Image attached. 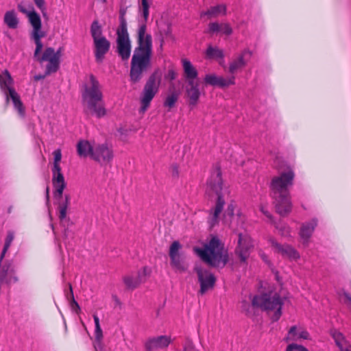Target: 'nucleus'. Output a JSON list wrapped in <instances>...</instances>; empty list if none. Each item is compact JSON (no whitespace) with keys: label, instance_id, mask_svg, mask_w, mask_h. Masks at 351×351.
<instances>
[{"label":"nucleus","instance_id":"obj_41","mask_svg":"<svg viewBox=\"0 0 351 351\" xmlns=\"http://www.w3.org/2000/svg\"><path fill=\"white\" fill-rule=\"evenodd\" d=\"M221 27V23L219 24L217 22L210 23L208 25V32L213 34L220 32V28Z\"/></svg>","mask_w":351,"mask_h":351},{"label":"nucleus","instance_id":"obj_33","mask_svg":"<svg viewBox=\"0 0 351 351\" xmlns=\"http://www.w3.org/2000/svg\"><path fill=\"white\" fill-rule=\"evenodd\" d=\"M90 34L93 41L100 38L104 37L102 35L101 26L99 25L98 21H94L90 25Z\"/></svg>","mask_w":351,"mask_h":351},{"label":"nucleus","instance_id":"obj_36","mask_svg":"<svg viewBox=\"0 0 351 351\" xmlns=\"http://www.w3.org/2000/svg\"><path fill=\"white\" fill-rule=\"evenodd\" d=\"M276 228L278 230L280 234L283 237L290 236L291 228L285 223H278Z\"/></svg>","mask_w":351,"mask_h":351},{"label":"nucleus","instance_id":"obj_38","mask_svg":"<svg viewBox=\"0 0 351 351\" xmlns=\"http://www.w3.org/2000/svg\"><path fill=\"white\" fill-rule=\"evenodd\" d=\"M36 7L40 10L44 18H47V8L45 0H33Z\"/></svg>","mask_w":351,"mask_h":351},{"label":"nucleus","instance_id":"obj_2","mask_svg":"<svg viewBox=\"0 0 351 351\" xmlns=\"http://www.w3.org/2000/svg\"><path fill=\"white\" fill-rule=\"evenodd\" d=\"M18 10L28 18L29 23L32 27L30 32V38L36 45L34 57L38 58L40 62H48L46 66V75L56 73L60 68L61 52L62 47H60L56 51L52 47H47L42 56L38 57L43 47L41 39L47 36V32L42 28V21L40 15L32 7V10H27L26 8L19 3Z\"/></svg>","mask_w":351,"mask_h":351},{"label":"nucleus","instance_id":"obj_56","mask_svg":"<svg viewBox=\"0 0 351 351\" xmlns=\"http://www.w3.org/2000/svg\"><path fill=\"white\" fill-rule=\"evenodd\" d=\"M302 349V351H308L307 348H301Z\"/></svg>","mask_w":351,"mask_h":351},{"label":"nucleus","instance_id":"obj_9","mask_svg":"<svg viewBox=\"0 0 351 351\" xmlns=\"http://www.w3.org/2000/svg\"><path fill=\"white\" fill-rule=\"evenodd\" d=\"M160 82L161 79L159 75V70L157 69L149 76L141 94L140 101L142 111L144 112L147 110L151 101L158 93Z\"/></svg>","mask_w":351,"mask_h":351},{"label":"nucleus","instance_id":"obj_19","mask_svg":"<svg viewBox=\"0 0 351 351\" xmlns=\"http://www.w3.org/2000/svg\"><path fill=\"white\" fill-rule=\"evenodd\" d=\"M185 92L189 99V105L191 107L195 106L198 104L201 95L199 84L193 80L188 81Z\"/></svg>","mask_w":351,"mask_h":351},{"label":"nucleus","instance_id":"obj_8","mask_svg":"<svg viewBox=\"0 0 351 351\" xmlns=\"http://www.w3.org/2000/svg\"><path fill=\"white\" fill-rule=\"evenodd\" d=\"M285 299L278 293L269 291L254 296L252 304L254 307L260 308L267 313L274 312L271 319L275 322L280 319L282 314V308Z\"/></svg>","mask_w":351,"mask_h":351},{"label":"nucleus","instance_id":"obj_21","mask_svg":"<svg viewBox=\"0 0 351 351\" xmlns=\"http://www.w3.org/2000/svg\"><path fill=\"white\" fill-rule=\"evenodd\" d=\"M317 226V220L315 218L302 224L299 234L304 243H308Z\"/></svg>","mask_w":351,"mask_h":351},{"label":"nucleus","instance_id":"obj_43","mask_svg":"<svg viewBox=\"0 0 351 351\" xmlns=\"http://www.w3.org/2000/svg\"><path fill=\"white\" fill-rule=\"evenodd\" d=\"M138 271H141V279L143 280V282L145 281L146 278L151 274V269L146 266L143 267L142 269Z\"/></svg>","mask_w":351,"mask_h":351},{"label":"nucleus","instance_id":"obj_29","mask_svg":"<svg viewBox=\"0 0 351 351\" xmlns=\"http://www.w3.org/2000/svg\"><path fill=\"white\" fill-rule=\"evenodd\" d=\"M3 22L10 29H16L19 25V19L14 10L7 11L3 17Z\"/></svg>","mask_w":351,"mask_h":351},{"label":"nucleus","instance_id":"obj_22","mask_svg":"<svg viewBox=\"0 0 351 351\" xmlns=\"http://www.w3.org/2000/svg\"><path fill=\"white\" fill-rule=\"evenodd\" d=\"M13 83L14 80L7 69L0 73V88L4 93L7 102L9 101L8 93L10 92V89L14 88L12 87Z\"/></svg>","mask_w":351,"mask_h":351},{"label":"nucleus","instance_id":"obj_59","mask_svg":"<svg viewBox=\"0 0 351 351\" xmlns=\"http://www.w3.org/2000/svg\"><path fill=\"white\" fill-rule=\"evenodd\" d=\"M102 2L105 3L106 1V0H101Z\"/></svg>","mask_w":351,"mask_h":351},{"label":"nucleus","instance_id":"obj_24","mask_svg":"<svg viewBox=\"0 0 351 351\" xmlns=\"http://www.w3.org/2000/svg\"><path fill=\"white\" fill-rule=\"evenodd\" d=\"M93 319L95 326V342H94V348L96 351H103L104 350V344H103V332L100 326L99 319L96 314L93 315Z\"/></svg>","mask_w":351,"mask_h":351},{"label":"nucleus","instance_id":"obj_55","mask_svg":"<svg viewBox=\"0 0 351 351\" xmlns=\"http://www.w3.org/2000/svg\"><path fill=\"white\" fill-rule=\"evenodd\" d=\"M163 43H164V38H162L160 40V47H162Z\"/></svg>","mask_w":351,"mask_h":351},{"label":"nucleus","instance_id":"obj_25","mask_svg":"<svg viewBox=\"0 0 351 351\" xmlns=\"http://www.w3.org/2000/svg\"><path fill=\"white\" fill-rule=\"evenodd\" d=\"M123 281L128 289L134 290L136 289L142 282L141 271H138L136 276L126 275L123 277Z\"/></svg>","mask_w":351,"mask_h":351},{"label":"nucleus","instance_id":"obj_14","mask_svg":"<svg viewBox=\"0 0 351 351\" xmlns=\"http://www.w3.org/2000/svg\"><path fill=\"white\" fill-rule=\"evenodd\" d=\"M253 241L247 234H239L238 245L235 252L241 262H245L250 256V250L253 248Z\"/></svg>","mask_w":351,"mask_h":351},{"label":"nucleus","instance_id":"obj_40","mask_svg":"<svg viewBox=\"0 0 351 351\" xmlns=\"http://www.w3.org/2000/svg\"><path fill=\"white\" fill-rule=\"evenodd\" d=\"M125 11L124 10H120L119 14V25L117 29H121V27H123L125 30H128V25L127 21L125 18Z\"/></svg>","mask_w":351,"mask_h":351},{"label":"nucleus","instance_id":"obj_11","mask_svg":"<svg viewBox=\"0 0 351 351\" xmlns=\"http://www.w3.org/2000/svg\"><path fill=\"white\" fill-rule=\"evenodd\" d=\"M182 245L178 241H174L169 248L170 264L172 268L177 272L183 273L188 269V265L184 258L180 254Z\"/></svg>","mask_w":351,"mask_h":351},{"label":"nucleus","instance_id":"obj_54","mask_svg":"<svg viewBox=\"0 0 351 351\" xmlns=\"http://www.w3.org/2000/svg\"><path fill=\"white\" fill-rule=\"evenodd\" d=\"M46 199L48 202L49 199V186H47V188H46Z\"/></svg>","mask_w":351,"mask_h":351},{"label":"nucleus","instance_id":"obj_47","mask_svg":"<svg viewBox=\"0 0 351 351\" xmlns=\"http://www.w3.org/2000/svg\"><path fill=\"white\" fill-rule=\"evenodd\" d=\"M309 333L306 330H302L298 333V339H308Z\"/></svg>","mask_w":351,"mask_h":351},{"label":"nucleus","instance_id":"obj_16","mask_svg":"<svg viewBox=\"0 0 351 351\" xmlns=\"http://www.w3.org/2000/svg\"><path fill=\"white\" fill-rule=\"evenodd\" d=\"M171 339L169 336L160 335L155 337L149 338L145 342V348L146 351H153L158 349H164L169 346Z\"/></svg>","mask_w":351,"mask_h":351},{"label":"nucleus","instance_id":"obj_51","mask_svg":"<svg viewBox=\"0 0 351 351\" xmlns=\"http://www.w3.org/2000/svg\"><path fill=\"white\" fill-rule=\"evenodd\" d=\"M343 295L346 298L350 304H351V295L346 291H343Z\"/></svg>","mask_w":351,"mask_h":351},{"label":"nucleus","instance_id":"obj_52","mask_svg":"<svg viewBox=\"0 0 351 351\" xmlns=\"http://www.w3.org/2000/svg\"><path fill=\"white\" fill-rule=\"evenodd\" d=\"M192 348H193V345L191 343H189L188 345H186L184 347L183 351H191Z\"/></svg>","mask_w":351,"mask_h":351},{"label":"nucleus","instance_id":"obj_37","mask_svg":"<svg viewBox=\"0 0 351 351\" xmlns=\"http://www.w3.org/2000/svg\"><path fill=\"white\" fill-rule=\"evenodd\" d=\"M53 163L52 167H61L60 162L62 159V152L60 149H57L53 152Z\"/></svg>","mask_w":351,"mask_h":351},{"label":"nucleus","instance_id":"obj_35","mask_svg":"<svg viewBox=\"0 0 351 351\" xmlns=\"http://www.w3.org/2000/svg\"><path fill=\"white\" fill-rule=\"evenodd\" d=\"M69 287L70 297H71L70 306H71L72 311H73L74 312H75L76 313L78 314L81 311L80 306L74 298L73 288L70 283L69 284Z\"/></svg>","mask_w":351,"mask_h":351},{"label":"nucleus","instance_id":"obj_18","mask_svg":"<svg viewBox=\"0 0 351 351\" xmlns=\"http://www.w3.org/2000/svg\"><path fill=\"white\" fill-rule=\"evenodd\" d=\"M204 82L206 85L218 86L219 88H226L235 84V77L232 76L228 79L223 77L217 76L215 74H207L204 78Z\"/></svg>","mask_w":351,"mask_h":351},{"label":"nucleus","instance_id":"obj_12","mask_svg":"<svg viewBox=\"0 0 351 351\" xmlns=\"http://www.w3.org/2000/svg\"><path fill=\"white\" fill-rule=\"evenodd\" d=\"M114 157L113 149L107 143L97 144L94 145L91 159L97 162L101 165H105L110 162Z\"/></svg>","mask_w":351,"mask_h":351},{"label":"nucleus","instance_id":"obj_53","mask_svg":"<svg viewBox=\"0 0 351 351\" xmlns=\"http://www.w3.org/2000/svg\"><path fill=\"white\" fill-rule=\"evenodd\" d=\"M47 75H46V72H45L44 75H36L34 77V78H35L36 80H39L43 79Z\"/></svg>","mask_w":351,"mask_h":351},{"label":"nucleus","instance_id":"obj_49","mask_svg":"<svg viewBox=\"0 0 351 351\" xmlns=\"http://www.w3.org/2000/svg\"><path fill=\"white\" fill-rule=\"evenodd\" d=\"M171 169H172V176L173 177H178V175H179V171H178V167L177 165H173L171 167Z\"/></svg>","mask_w":351,"mask_h":351},{"label":"nucleus","instance_id":"obj_1","mask_svg":"<svg viewBox=\"0 0 351 351\" xmlns=\"http://www.w3.org/2000/svg\"><path fill=\"white\" fill-rule=\"evenodd\" d=\"M144 22L138 25L136 31L137 46L132 56L130 77H143L152 65V37L147 33L146 23L149 16V5L147 0H141Z\"/></svg>","mask_w":351,"mask_h":351},{"label":"nucleus","instance_id":"obj_48","mask_svg":"<svg viewBox=\"0 0 351 351\" xmlns=\"http://www.w3.org/2000/svg\"><path fill=\"white\" fill-rule=\"evenodd\" d=\"M176 73L173 70H169L168 71L167 77L169 80H173L176 79Z\"/></svg>","mask_w":351,"mask_h":351},{"label":"nucleus","instance_id":"obj_44","mask_svg":"<svg viewBox=\"0 0 351 351\" xmlns=\"http://www.w3.org/2000/svg\"><path fill=\"white\" fill-rule=\"evenodd\" d=\"M301 348H304L303 346L298 345L295 343L289 344L286 349V351H302Z\"/></svg>","mask_w":351,"mask_h":351},{"label":"nucleus","instance_id":"obj_32","mask_svg":"<svg viewBox=\"0 0 351 351\" xmlns=\"http://www.w3.org/2000/svg\"><path fill=\"white\" fill-rule=\"evenodd\" d=\"M206 57L208 59H223L224 53L223 51L217 47H213L208 45L206 51Z\"/></svg>","mask_w":351,"mask_h":351},{"label":"nucleus","instance_id":"obj_30","mask_svg":"<svg viewBox=\"0 0 351 351\" xmlns=\"http://www.w3.org/2000/svg\"><path fill=\"white\" fill-rule=\"evenodd\" d=\"M226 14V7L223 4L217 5L210 7L206 12H202L201 16H208L210 18L217 17L221 14L225 15Z\"/></svg>","mask_w":351,"mask_h":351},{"label":"nucleus","instance_id":"obj_13","mask_svg":"<svg viewBox=\"0 0 351 351\" xmlns=\"http://www.w3.org/2000/svg\"><path fill=\"white\" fill-rule=\"evenodd\" d=\"M195 271L197 273L198 281L200 284L199 293L205 294L208 290L213 289L215 287L216 278L215 276L207 269L196 267Z\"/></svg>","mask_w":351,"mask_h":351},{"label":"nucleus","instance_id":"obj_17","mask_svg":"<svg viewBox=\"0 0 351 351\" xmlns=\"http://www.w3.org/2000/svg\"><path fill=\"white\" fill-rule=\"evenodd\" d=\"M93 44L95 60L100 63L110 50V42L106 37H102L93 41Z\"/></svg>","mask_w":351,"mask_h":351},{"label":"nucleus","instance_id":"obj_5","mask_svg":"<svg viewBox=\"0 0 351 351\" xmlns=\"http://www.w3.org/2000/svg\"><path fill=\"white\" fill-rule=\"evenodd\" d=\"M193 251L210 267L223 268L229 261L228 250L217 236H211L203 247H195Z\"/></svg>","mask_w":351,"mask_h":351},{"label":"nucleus","instance_id":"obj_34","mask_svg":"<svg viewBox=\"0 0 351 351\" xmlns=\"http://www.w3.org/2000/svg\"><path fill=\"white\" fill-rule=\"evenodd\" d=\"M14 239V232L12 230H9L7 233L6 238L5 239V243L3 248V250L1 252V259H3L5 253L8 250L9 247H10L13 240Z\"/></svg>","mask_w":351,"mask_h":351},{"label":"nucleus","instance_id":"obj_27","mask_svg":"<svg viewBox=\"0 0 351 351\" xmlns=\"http://www.w3.org/2000/svg\"><path fill=\"white\" fill-rule=\"evenodd\" d=\"M9 99H10L13 103L14 108L18 111L21 115H24L25 108L23 102L21 100L19 95L16 93L14 88L10 89V92L8 93Z\"/></svg>","mask_w":351,"mask_h":351},{"label":"nucleus","instance_id":"obj_26","mask_svg":"<svg viewBox=\"0 0 351 351\" xmlns=\"http://www.w3.org/2000/svg\"><path fill=\"white\" fill-rule=\"evenodd\" d=\"M184 73L186 79L188 81L193 80L197 78L198 73L197 69L193 66L191 62L187 59H184L182 61Z\"/></svg>","mask_w":351,"mask_h":351},{"label":"nucleus","instance_id":"obj_10","mask_svg":"<svg viewBox=\"0 0 351 351\" xmlns=\"http://www.w3.org/2000/svg\"><path fill=\"white\" fill-rule=\"evenodd\" d=\"M117 52L123 61H128L131 55L132 43L128 30L117 29Z\"/></svg>","mask_w":351,"mask_h":351},{"label":"nucleus","instance_id":"obj_39","mask_svg":"<svg viewBox=\"0 0 351 351\" xmlns=\"http://www.w3.org/2000/svg\"><path fill=\"white\" fill-rule=\"evenodd\" d=\"M298 334L297 333V327L296 326H293L290 328L287 337L285 339L286 341L289 340L295 341L298 339Z\"/></svg>","mask_w":351,"mask_h":351},{"label":"nucleus","instance_id":"obj_46","mask_svg":"<svg viewBox=\"0 0 351 351\" xmlns=\"http://www.w3.org/2000/svg\"><path fill=\"white\" fill-rule=\"evenodd\" d=\"M234 214V206L232 203L228 204L226 210V215L229 217H233Z\"/></svg>","mask_w":351,"mask_h":351},{"label":"nucleus","instance_id":"obj_57","mask_svg":"<svg viewBox=\"0 0 351 351\" xmlns=\"http://www.w3.org/2000/svg\"><path fill=\"white\" fill-rule=\"evenodd\" d=\"M51 227L52 230H54V227H53V224H51Z\"/></svg>","mask_w":351,"mask_h":351},{"label":"nucleus","instance_id":"obj_45","mask_svg":"<svg viewBox=\"0 0 351 351\" xmlns=\"http://www.w3.org/2000/svg\"><path fill=\"white\" fill-rule=\"evenodd\" d=\"M164 36L165 38H169L171 40H174L175 38L172 34L171 28L169 25L167 26V29L164 31Z\"/></svg>","mask_w":351,"mask_h":351},{"label":"nucleus","instance_id":"obj_6","mask_svg":"<svg viewBox=\"0 0 351 351\" xmlns=\"http://www.w3.org/2000/svg\"><path fill=\"white\" fill-rule=\"evenodd\" d=\"M222 189L221 171L220 168L217 167L207 181L206 192L209 195L214 193L217 196L215 207L209 210L208 223L210 228H213L218 224L219 215L221 213L226 203L222 194Z\"/></svg>","mask_w":351,"mask_h":351},{"label":"nucleus","instance_id":"obj_3","mask_svg":"<svg viewBox=\"0 0 351 351\" xmlns=\"http://www.w3.org/2000/svg\"><path fill=\"white\" fill-rule=\"evenodd\" d=\"M295 173L293 169L287 166L278 176L271 180L269 188L271 196L274 200L276 211L282 217L288 215L292 210L290 196V188L293 185Z\"/></svg>","mask_w":351,"mask_h":351},{"label":"nucleus","instance_id":"obj_23","mask_svg":"<svg viewBox=\"0 0 351 351\" xmlns=\"http://www.w3.org/2000/svg\"><path fill=\"white\" fill-rule=\"evenodd\" d=\"M330 335L340 351H351V344L341 332L332 330Z\"/></svg>","mask_w":351,"mask_h":351},{"label":"nucleus","instance_id":"obj_20","mask_svg":"<svg viewBox=\"0 0 351 351\" xmlns=\"http://www.w3.org/2000/svg\"><path fill=\"white\" fill-rule=\"evenodd\" d=\"M247 55L249 57L252 56V52L249 49L242 51L238 57L230 63L228 68L229 73L234 74L244 68L247 64V60L245 58Z\"/></svg>","mask_w":351,"mask_h":351},{"label":"nucleus","instance_id":"obj_28","mask_svg":"<svg viewBox=\"0 0 351 351\" xmlns=\"http://www.w3.org/2000/svg\"><path fill=\"white\" fill-rule=\"evenodd\" d=\"M94 146H92L88 141H80L77 145V152L80 157L90 156L91 158Z\"/></svg>","mask_w":351,"mask_h":351},{"label":"nucleus","instance_id":"obj_50","mask_svg":"<svg viewBox=\"0 0 351 351\" xmlns=\"http://www.w3.org/2000/svg\"><path fill=\"white\" fill-rule=\"evenodd\" d=\"M261 211L269 219H272V215L263 206L261 207Z\"/></svg>","mask_w":351,"mask_h":351},{"label":"nucleus","instance_id":"obj_7","mask_svg":"<svg viewBox=\"0 0 351 351\" xmlns=\"http://www.w3.org/2000/svg\"><path fill=\"white\" fill-rule=\"evenodd\" d=\"M52 185L54 189L53 197L56 200L57 209L58 210V218L62 221L66 217L67 209L70 205L71 196L69 194H64L63 191L66 186L61 167H52Z\"/></svg>","mask_w":351,"mask_h":351},{"label":"nucleus","instance_id":"obj_4","mask_svg":"<svg viewBox=\"0 0 351 351\" xmlns=\"http://www.w3.org/2000/svg\"><path fill=\"white\" fill-rule=\"evenodd\" d=\"M103 98L100 83L94 75L90 74L86 77L82 91L84 113L97 119L105 117L107 109Z\"/></svg>","mask_w":351,"mask_h":351},{"label":"nucleus","instance_id":"obj_42","mask_svg":"<svg viewBox=\"0 0 351 351\" xmlns=\"http://www.w3.org/2000/svg\"><path fill=\"white\" fill-rule=\"evenodd\" d=\"M220 32L226 35H230L232 33V29L228 23H221V27Z\"/></svg>","mask_w":351,"mask_h":351},{"label":"nucleus","instance_id":"obj_15","mask_svg":"<svg viewBox=\"0 0 351 351\" xmlns=\"http://www.w3.org/2000/svg\"><path fill=\"white\" fill-rule=\"evenodd\" d=\"M271 245L276 253L280 254L283 258L290 260H298L300 256L299 252L288 244L282 245L274 239L270 240Z\"/></svg>","mask_w":351,"mask_h":351},{"label":"nucleus","instance_id":"obj_58","mask_svg":"<svg viewBox=\"0 0 351 351\" xmlns=\"http://www.w3.org/2000/svg\"><path fill=\"white\" fill-rule=\"evenodd\" d=\"M10 212H11V207L9 208V209H8V213H10Z\"/></svg>","mask_w":351,"mask_h":351},{"label":"nucleus","instance_id":"obj_31","mask_svg":"<svg viewBox=\"0 0 351 351\" xmlns=\"http://www.w3.org/2000/svg\"><path fill=\"white\" fill-rule=\"evenodd\" d=\"M180 93L177 90H173L169 93L165 97L163 106L168 108V111H170L171 108L176 106V104L179 99Z\"/></svg>","mask_w":351,"mask_h":351}]
</instances>
